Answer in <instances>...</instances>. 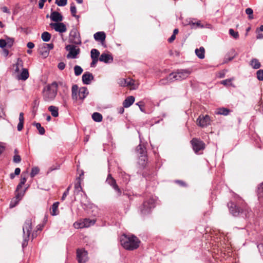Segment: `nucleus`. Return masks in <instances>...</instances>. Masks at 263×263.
<instances>
[{"label":"nucleus","mask_w":263,"mask_h":263,"mask_svg":"<svg viewBox=\"0 0 263 263\" xmlns=\"http://www.w3.org/2000/svg\"><path fill=\"white\" fill-rule=\"evenodd\" d=\"M191 143L193 149L196 153H198L199 151L203 150L205 148L204 143L197 138H193L191 140Z\"/></svg>","instance_id":"9b49d317"},{"label":"nucleus","mask_w":263,"mask_h":263,"mask_svg":"<svg viewBox=\"0 0 263 263\" xmlns=\"http://www.w3.org/2000/svg\"><path fill=\"white\" fill-rule=\"evenodd\" d=\"M79 195L81 196V199H80L81 203L82 204H85L87 201V197L86 194L84 192H81Z\"/></svg>","instance_id":"58836bf2"},{"label":"nucleus","mask_w":263,"mask_h":263,"mask_svg":"<svg viewBox=\"0 0 263 263\" xmlns=\"http://www.w3.org/2000/svg\"><path fill=\"white\" fill-rule=\"evenodd\" d=\"M40 53L44 58L47 57L49 53V51L47 50L44 46L41 45L39 48Z\"/></svg>","instance_id":"c756f323"},{"label":"nucleus","mask_w":263,"mask_h":263,"mask_svg":"<svg viewBox=\"0 0 263 263\" xmlns=\"http://www.w3.org/2000/svg\"><path fill=\"white\" fill-rule=\"evenodd\" d=\"M258 196L260 202H263V182L258 187Z\"/></svg>","instance_id":"c85d7f7f"},{"label":"nucleus","mask_w":263,"mask_h":263,"mask_svg":"<svg viewBox=\"0 0 263 263\" xmlns=\"http://www.w3.org/2000/svg\"><path fill=\"white\" fill-rule=\"evenodd\" d=\"M106 182L111 186L115 191L117 193V196H120L122 194V191L116 183V180L112 177L111 174L107 175Z\"/></svg>","instance_id":"1a4fd4ad"},{"label":"nucleus","mask_w":263,"mask_h":263,"mask_svg":"<svg viewBox=\"0 0 263 263\" xmlns=\"http://www.w3.org/2000/svg\"><path fill=\"white\" fill-rule=\"evenodd\" d=\"M69 42L71 43L80 45L81 44L80 35L76 28H73L69 33Z\"/></svg>","instance_id":"6e6552de"},{"label":"nucleus","mask_w":263,"mask_h":263,"mask_svg":"<svg viewBox=\"0 0 263 263\" xmlns=\"http://www.w3.org/2000/svg\"><path fill=\"white\" fill-rule=\"evenodd\" d=\"M13 161L14 163H19L21 161V158L20 155L18 154H15L13 159Z\"/></svg>","instance_id":"5fc2aeb1"},{"label":"nucleus","mask_w":263,"mask_h":263,"mask_svg":"<svg viewBox=\"0 0 263 263\" xmlns=\"http://www.w3.org/2000/svg\"><path fill=\"white\" fill-rule=\"evenodd\" d=\"M250 65L254 69H259L261 67V64L258 59L253 58L250 62Z\"/></svg>","instance_id":"5701e85b"},{"label":"nucleus","mask_w":263,"mask_h":263,"mask_svg":"<svg viewBox=\"0 0 263 263\" xmlns=\"http://www.w3.org/2000/svg\"><path fill=\"white\" fill-rule=\"evenodd\" d=\"M70 189V187H68L66 190L64 192V193L63 194V196L62 197L61 200H64L67 196L69 194V191Z\"/></svg>","instance_id":"052dcab7"},{"label":"nucleus","mask_w":263,"mask_h":263,"mask_svg":"<svg viewBox=\"0 0 263 263\" xmlns=\"http://www.w3.org/2000/svg\"><path fill=\"white\" fill-rule=\"evenodd\" d=\"M99 60L105 63H111L113 61V58L110 54L103 53L99 58Z\"/></svg>","instance_id":"a211bd4d"},{"label":"nucleus","mask_w":263,"mask_h":263,"mask_svg":"<svg viewBox=\"0 0 263 263\" xmlns=\"http://www.w3.org/2000/svg\"><path fill=\"white\" fill-rule=\"evenodd\" d=\"M60 165L59 164H56L55 165H52L49 168L48 172H52V171L56 170H58L60 168Z\"/></svg>","instance_id":"bf43d9fd"},{"label":"nucleus","mask_w":263,"mask_h":263,"mask_svg":"<svg viewBox=\"0 0 263 263\" xmlns=\"http://www.w3.org/2000/svg\"><path fill=\"white\" fill-rule=\"evenodd\" d=\"M50 27H52L56 31L60 33H64L67 30L66 25L63 23H50Z\"/></svg>","instance_id":"4468645a"},{"label":"nucleus","mask_w":263,"mask_h":263,"mask_svg":"<svg viewBox=\"0 0 263 263\" xmlns=\"http://www.w3.org/2000/svg\"><path fill=\"white\" fill-rule=\"evenodd\" d=\"M33 219L32 218H27L24 223L23 227V241L22 242V247L24 248L28 245L29 238L32 229V223Z\"/></svg>","instance_id":"39448f33"},{"label":"nucleus","mask_w":263,"mask_h":263,"mask_svg":"<svg viewBox=\"0 0 263 263\" xmlns=\"http://www.w3.org/2000/svg\"><path fill=\"white\" fill-rule=\"evenodd\" d=\"M88 94V90L86 87H82L79 89L78 97L79 99L82 100H84Z\"/></svg>","instance_id":"6ab92c4d"},{"label":"nucleus","mask_w":263,"mask_h":263,"mask_svg":"<svg viewBox=\"0 0 263 263\" xmlns=\"http://www.w3.org/2000/svg\"><path fill=\"white\" fill-rule=\"evenodd\" d=\"M19 202V201L16 200L15 199H14L11 200L10 203V208H13L15 207Z\"/></svg>","instance_id":"6e6d98bb"},{"label":"nucleus","mask_w":263,"mask_h":263,"mask_svg":"<svg viewBox=\"0 0 263 263\" xmlns=\"http://www.w3.org/2000/svg\"><path fill=\"white\" fill-rule=\"evenodd\" d=\"M126 86L130 87V89H135L134 87H133L134 82L133 80L128 78L126 79Z\"/></svg>","instance_id":"c03bdc74"},{"label":"nucleus","mask_w":263,"mask_h":263,"mask_svg":"<svg viewBox=\"0 0 263 263\" xmlns=\"http://www.w3.org/2000/svg\"><path fill=\"white\" fill-rule=\"evenodd\" d=\"M15 192H16V194H15V199L20 201L22 199L23 197L24 196V195L25 194V190L23 192H18V191L17 192L15 191Z\"/></svg>","instance_id":"a19ab883"},{"label":"nucleus","mask_w":263,"mask_h":263,"mask_svg":"<svg viewBox=\"0 0 263 263\" xmlns=\"http://www.w3.org/2000/svg\"><path fill=\"white\" fill-rule=\"evenodd\" d=\"M135 101V98L133 96H129L123 102L124 107L127 108L132 105Z\"/></svg>","instance_id":"4be33fe9"},{"label":"nucleus","mask_w":263,"mask_h":263,"mask_svg":"<svg viewBox=\"0 0 263 263\" xmlns=\"http://www.w3.org/2000/svg\"><path fill=\"white\" fill-rule=\"evenodd\" d=\"M70 11L72 16L77 17H79V16L76 15L77 8L73 3H72L70 5Z\"/></svg>","instance_id":"37998d69"},{"label":"nucleus","mask_w":263,"mask_h":263,"mask_svg":"<svg viewBox=\"0 0 263 263\" xmlns=\"http://www.w3.org/2000/svg\"><path fill=\"white\" fill-rule=\"evenodd\" d=\"M92 118L95 121L99 122L102 120V116L101 114L96 112L92 115Z\"/></svg>","instance_id":"7c9ffc66"},{"label":"nucleus","mask_w":263,"mask_h":263,"mask_svg":"<svg viewBox=\"0 0 263 263\" xmlns=\"http://www.w3.org/2000/svg\"><path fill=\"white\" fill-rule=\"evenodd\" d=\"M47 0H40L39 3V7L40 9H42L44 7V3Z\"/></svg>","instance_id":"338daca9"},{"label":"nucleus","mask_w":263,"mask_h":263,"mask_svg":"<svg viewBox=\"0 0 263 263\" xmlns=\"http://www.w3.org/2000/svg\"><path fill=\"white\" fill-rule=\"evenodd\" d=\"M13 66L15 68V71L16 72H18L20 68L23 66L22 61L18 59L17 63Z\"/></svg>","instance_id":"ea45409f"},{"label":"nucleus","mask_w":263,"mask_h":263,"mask_svg":"<svg viewBox=\"0 0 263 263\" xmlns=\"http://www.w3.org/2000/svg\"><path fill=\"white\" fill-rule=\"evenodd\" d=\"M191 73V71L189 69L177 70L176 72L170 73L166 79L161 80V83L166 84L175 80L181 81L187 78Z\"/></svg>","instance_id":"f03ea898"},{"label":"nucleus","mask_w":263,"mask_h":263,"mask_svg":"<svg viewBox=\"0 0 263 263\" xmlns=\"http://www.w3.org/2000/svg\"><path fill=\"white\" fill-rule=\"evenodd\" d=\"M93 76L89 72H85L82 77V82L84 84H90L91 81L93 80Z\"/></svg>","instance_id":"dca6fc26"},{"label":"nucleus","mask_w":263,"mask_h":263,"mask_svg":"<svg viewBox=\"0 0 263 263\" xmlns=\"http://www.w3.org/2000/svg\"><path fill=\"white\" fill-rule=\"evenodd\" d=\"M232 79H226V80L222 81L221 82V84H222L225 86L232 85Z\"/></svg>","instance_id":"8fccbe9b"},{"label":"nucleus","mask_w":263,"mask_h":263,"mask_svg":"<svg viewBox=\"0 0 263 263\" xmlns=\"http://www.w3.org/2000/svg\"><path fill=\"white\" fill-rule=\"evenodd\" d=\"M257 78L259 81H263V70L260 69L256 72Z\"/></svg>","instance_id":"09e8293b"},{"label":"nucleus","mask_w":263,"mask_h":263,"mask_svg":"<svg viewBox=\"0 0 263 263\" xmlns=\"http://www.w3.org/2000/svg\"><path fill=\"white\" fill-rule=\"evenodd\" d=\"M126 79H121L119 80L118 83L122 87L126 86Z\"/></svg>","instance_id":"13d9d810"},{"label":"nucleus","mask_w":263,"mask_h":263,"mask_svg":"<svg viewBox=\"0 0 263 263\" xmlns=\"http://www.w3.org/2000/svg\"><path fill=\"white\" fill-rule=\"evenodd\" d=\"M72 94L71 97L73 100H77L78 99V93H79V87L77 85H73L72 86Z\"/></svg>","instance_id":"b1692460"},{"label":"nucleus","mask_w":263,"mask_h":263,"mask_svg":"<svg viewBox=\"0 0 263 263\" xmlns=\"http://www.w3.org/2000/svg\"><path fill=\"white\" fill-rule=\"evenodd\" d=\"M211 121L208 115L200 116L197 119V124L201 127H205L210 125Z\"/></svg>","instance_id":"f8f14e48"},{"label":"nucleus","mask_w":263,"mask_h":263,"mask_svg":"<svg viewBox=\"0 0 263 263\" xmlns=\"http://www.w3.org/2000/svg\"><path fill=\"white\" fill-rule=\"evenodd\" d=\"M34 125L35 126L36 128L38 129L39 134L40 135H44L45 133V129L43 127H42L40 123H34Z\"/></svg>","instance_id":"e433bc0d"},{"label":"nucleus","mask_w":263,"mask_h":263,"mask_svg":"<svg viewBox=\"0 0 263 263\" xmlns=\"http://www.w3.org/2000/svg\"><path fill=\"white\" fill-rule=\"evenodd\" d=\"M82 221L84 224H85V228H88L91 226L93 225L96 222L95 220H90L89 219L87 218L82 219Z\"/></svg>","instance_id":"473e14b6"},{"label":"nucleus","mask_w":263,"mask_h":263,"mask_svg":"<svg viewBox=\"0 0 263 263\" xmlns=\"http://www.w3.org/2000/svg\"><path fill=\"white\" fill-rule=\"evenodd\" d=\"M59 203L58 202H54L51 207V214L52 216H55L58 214V206H59Z\"/></svg>","instance_id":"cd10ccee"},{"label":"nucleus","mask_w":263,"mask_h":263,"mask_svg":"<svg viewBox=\"0 0 263 263\" xmlns=\"http://www.w3.org/2000/svg\"><path fill=\"white\" fill-rule=\"evenodd\" d=\"M246 14L249 15V18L250 19H252L253 18L252 14H253V10L251 8H247L246 9Z\"/></svg>","instance_id":"3c124183"},{"label":"nucleus","mask_w":263,"mask_h":263,"mask_svg":"<svg viewBox=\"0 0 263 263\" xmlns=\"http://www.w3.org/2000/svg\"><path fill=\"white\" fill-rule=\"evenodd\" d=\"M77 257L79 263H85L88 260V253L84 249H78Z\"/></svg>","instance_id":"ddd939ff"},{"label":"nucleus","mask_w":263,"mask_h":263,"mask_svg":"<svg viewBox=\"0 0 263 263\" xmlns=\"http://www.w3.org/2000/svg\"><path fill=\"white\" fill-rule=\"evenodd\" d=\"M29 77L28 70L26 68H22L21 73L17 76L18 80L25 81L27 80Z\"/></svg>","instance_id":"412c9836"},{"label":"nucleus","mask_w":263,"mask_h":263,"mask_svg":"<svg viewBox=\"0 0 263 263\" xmlns=\"http://www.w3.org/2000/svg\"><path fill=\"white\" fill-rule=\"evenodd\" d=\"M155 206V200L153 197H151L144 201L139 209L142 214L146 215L149 214Z\"/></svg>","instance_id":"0eeeda50"},{"label":"nucleus","mask_w":263,"mask_h":263,"mask_svg":"<svg viewBox=\"0 0 263 263\" xmlns=\"http://www.w3.org/2000/svg\"><path fill=\"white\" fill-rule=\"evenodd\" d=\"M194 19L189 18L186 20L187 23L185 25H190L192 26V28H194L195 26V22L194 21Z\"/></svg>","instance_id":"603ef678"},{"label":"nucleus","mask_w":263,"mask_h":263,"mask_svg":"<svg viewBox=\"0 0 263 263\" xmlns=\"http://www.w3.org/2000/svg\"><path fill=\"white\" fill-rule=\"evenodd\" d=\"M39 168L37 167H34L31 170V172L30 173V176L33 178L36 175H37L39 172Z\"/></svg>","instance_id":"49530a36"},{"label":"nucleus","mask_w":263,"mask_h":263,"mask_svg":"<svg viewBox=\"0 0 263 263\" xmlns=\"http://www.w3.org/2000/svg\"><path fill=\"white\" fill-rule=\"evenodd\" d=\"M41 38L44 42H48L51 39V34L48 32H44L41 35Z\"/></svg>","instance_id":"72a5a7b5"},{"label":"nucleus","mask_w":263,"mask_h":263,"mask_svg":"<svg viewBox=\"0 0 263 263\" xmlns=\"http://www.w3.org/2000/svg\"><path fill=\"white\" fill-rule=\"evenodd\" d=\"M50 19L55 22L59 23L63 21V17L61 13L57 11H53L50 15Z\"/></svg>","instance_id":"f3484780"},{"label":"nucleus","mask_w":263,"mask_h":263,"mask_svg":"<svg viewBox=\"0 0 263 263\" xmlns=\"http://www.w3.org/2000/svg\"><path fill=\"white\" fill-rule=\"evenodd\" d=\"M100 52L96 49H92L90 51V56L92 59L98 60Z\"/></svg>","instance_id":"2f4dec72"},{"label":"nucleus","mask_w":263,"mask_h":263,"mask_svg":"<svg viewBox=\"0 0 263 263\" xmlns=\"http://www.w3.org/2000/svg\"><path fill=\"white\" fill-rule=\"evenodd\" d=\"M57 91L58 84L56 82L46 86L42 91L44 100L46 102L53 101L57 95Z\"/></svg>","instance_id":"20e7f679"},{"label":"nucleus","mask_w":263,"mask_h":263,"mask_svg":"<svg viewBox=\"0 0 263 263\" xmlns=\"http://www.w3.org/2000/svg\"><path fill=\"white\" fill-rule=\"evenodd\" d=\"M58 67L59 68V69L63 70L65 67V64L63 62H60L59 63V64L58 65Z\"/></svg>","instance_id":"69168bd1"},{"label":"nucleus","mask_w":263,"mask_h":263,"mask_svg":"<svg viewBox=\"0 0 263 263\" xmlns=\"http://www.w3.org/2000/svg\"><path fill=\"white\" fill-rule=\"evenodd\" d=\"M73 227L76 229H82L85 228V224H84L82 220H80L79 221L75 222L73 223Z\"/></svg>","instance_id":"c9c22d12"},{"label":"nucleus","mask_w":263,"mask_h":263,"mask_svg":"<svg viewBox=\"0 0 263 263\" xmlns=\"http://www.w3.org/2000/svg\"><path fill=\"white\" fill-rule=\"evenodd\" d=\"M5 47H7V44L6 43L5 40L0 39V47L4 48Z\"/></svg>","instance_id":"e2e57ef3"},{"label":"nucleus","mask_w":263,"mask_h":263,"mask_svg":"<svg viewBox=\"0 0 263 263\" xmlns=\"http://www.w3.org/2000/svg\"><path fill=\"white\" fill-rule=\"evenodd\" d=\"M5 40L6 43L7 44V47L8 48H11L14 43V40L12 38L7 37Z\"/></svg>","instance_id":"79ce46f5"},{"label":"nucleus","mask_w":263,"mask_h":263,"mask_svg":"<svg viewBox=\"0 0 263 263\" xmlns=\"http://www.w3.org/2000/svg\"><path fill=\"white\" fill-rule=\"evenodd\" d=\"M74 74L76 76H80L83 72V69L81 68V66L78 65H76L74 67Z\"/></svg>","instance_id":"4c0bfd02"},{"label":"nucleus","mask_w":263,"mask_h":263,"mask_svg":"<svg viewBox=\"0 0 263 263\" xmlns=\"http://www.w3.org/2000/svg\"><path fill=\"white\" fill-rule=\"evenodd\" d=\"M121 246L126 250H134L137 249L140 241L134 235L123 234L120 237Z\"/></svg>","instance_id":"f257e3e1"},{"label":"nucleus","mask_w":263,"mask_h":263,"mask_svg":"<svg viewBox=\"0 0 263 263\" xmlns=\"http://www.w3.org/2000/svg\"><path fill=\"white\" fill-rule=\"evenodd\" d=\"M23 125H24V122H19L18 125H17V130L18 131H21L22 130L23 128Z\"/></svg>","instance_id":"774afa93"},{"label":"nucleus","mask_w":263,"mask_h":263,"mask_svg":"<svg viewBox=\"0 0 263 263\" xmlns=\"http://www.w3.org/2000/svg\"><path fill=\"white\" fill-rule=\"evenodd\" d=\"M81 192H83L80 183H78L76 184L74 186V195L78 196L79 194L81 193Z\"/></svg>","instance_id":"f704fd0d"},{"label":"nucleus","mask_w":263,"mask_h":263,"mask_svg":"<svg viewBox=\"0 0 263 263\" xmlns=\"http://www.w3.org/2000/svg\"><path fill=\"white\" fill-rule=\"evenodd\" d=\"M229 34L233 36L234 39H237L239 37V34L238 32H235L234 29L231 28L229 29Z\"/></svg>","instance_id":"a18cd8bd"},{"label":"nucleus","mask_w":263,"mask_h":263,"mask_svg":"<svg viewBox=\"0 0 263 263\" xmlns=\"http://www.w3.org/2000/svg\"><path fill=\"white\" fill-rule=\"evenodd\" d=\"M65 49L67 51H69L68 54L67 55L68 59H76L77 55L80 52V49L79 48H77L73 45H68L66 46Z\"/></svg>","instance_id":"9d476101"},{"label":"nucleus","mask_w":263,"mask_h":263,"mask_svg":"<svg viewBox=\"0 0 263 263\" xmlns=\"http://www.w3.org/2000/svg\"><path fill=\"white\" fill-rule=\"evenodd\" d=\"M136 151L139 157L138 161L139 165L144 167L147 163L146 151L145 146L140 143L137 147Z\"/></svg>","instance_id":"423d86ee"},{"label":"nucleus","mask_w":263,"mask_h":263,"mask_svg":"<svg viewBox=\"0 0 263 263\" xmlns=\"http://www.w3.org/2000/svg\"><path fill=\"white\" fill-rule=\"evenodd\" d=\"M203 27H204V26L201 24L200 21H198L197 22H195V26L194 27V28H203Z\"/></svg>","instance_id":"0e129e2a"},{"label":"nucleus","mask_w":263,"mask_h":263,"mask_svg":"<svg viewBox=\"0 0 263 263\" xmlns=\"http://www.w3.org/2000/svg\"><path fill=\"white\" fill-rule=\"evenodd\" d=\"M256 33L257 34L256 39L257 40H261L263 39V34L260 33L258 30H256Z\"/></svg>","instance_id":"680f3d73"},{"label":"nucleus","mask_w":263,"mask_h":263,"mask_svg":"<svg viewBox=\"0 0 263 263\" xmlns=\"http://www.w3.org/2000/svg\"><path fill=\"white\" fill-rule=\"evenodd\" d=\"M27 173H23L21 175V178L20 180V182L17 185L16 191H18L20 190V189H21L23 186V185L25 183L27 180Z\"/></svg>","instance_id":"aec40b11"},{"label":"nucleus","mask_w":263,"mask_h":263,"mask_svg":"<svg viewBox=\"0 0 263 263\" xmlns=\"http://www.w3.org/2000/svg\"><path fill=\"white\" fill-rule=\"evenodd\" d=\"M236 199L237 200L236 203L232 202H230L228 203V206L230 213L234 216H237L240 214H244L245 217H247V213H249V210L246 209L244 210L242 209H240V208L238 206L241 205L242 208H244L243 201L238 196H236Z\"/></svg>","instance_id":"7ed1b4c3"},{"label":"nucleus","mask_w":263,"mask_h":263,"mask_svg":"<svg viewBox=\"0 0 263 263\" xmlns=\"http://www.w3.org/2000/svg\"><path fill=\"white\" fill-rule=\"evenodd\" d=\"M43 46L46 47V49L48 50L49 51L52 49L53 48V44L52 43L50 44H46V43H43L42 44Z\"/></svg>","instance_id":"864d4df0"},{"label":"nucleus","mask_w":263,"mask_h":263,"mask_svg":"<svg viewBox=\"0 0 263 263\" xmlns=\"http://www.w3.org/2000/svg\"><path fill=\"white\" fill-rule=\"evenodd\" d=\"M215 112L217 115L227 116L230 112V110L226 108H219L217 109Z\"/></svg>","instance_id":"bb28decb"},{"label":"nucleus","mask_w":263,"mask_h":263,"mask_svg":"<svg viewBox=\"0 0 263 263\" xmlns=\"http://www.w3.org/2000/svg\"><path fill=\"white\" fill-rule=\"evenodd\" d=\"M93 37L96 41L100 42L102 45H104L106 38V34L104 32H98L94 34Z\"/></svg>","instance_id":"2eb2a0df"},{"label":"nucleus","mask_w":263,"mask_h":263,"mask_svg":"<svg viewBox=\"0 0 263 263\" xmlns=\"http://www.w3.org/2000/svg\"><path fill=\"white\" fill-rule=\"evenodd\" d=\"M48 110L51 112L52 116L54 117H57L59 116V108L55 106H50L48 107Z\"/></svg>","instance_id":"393cba45"},{"label":"nucleus","mask_w":263,"mask_h":263,"mask_svg":"<svg viewBox=\"0 0 263 263\" xmlns=\"http://www.w3.org/2000/svg\"><path fill=\"white\" fill-rule=\"evenodd\" d=\"M195 53L199 59H204L205 53L204 48L203 47H201L199 49H196L195 50Z\"/></svg>","instance_id":"a878e982"},{"label":"nucleus","mask_w":263,"mask_h":263,"mask_svg":"<svg viewBox=\"0 0 263 263\" xmlns=\"http://www.w3.org/2000/svg\"><path fill=\"white\" fill-rule=\"evenodd\" d=\"M122 176L123 177L124 181H125V182H127L129 180L130 176L126 174V173H122Z\"/></svg>","instance_id":"4d7b16f0"},{"label":"nucleus","mask_w":263,"mask_h":263,"mask_svg":"<svg viewBox=\"0 0 263 263\" xmlns=\"http://www.w3.org/2000/svg\"><path fill=\"white\" fill-rule=\"evenodd\" d=\"M55 3L59 6H65L67 3V0H55Z\"/></svg>","instance_id":"de8ad7c7"}]
</instances>
